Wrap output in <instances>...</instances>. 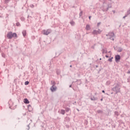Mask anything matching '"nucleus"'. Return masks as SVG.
Returning <instances> with one entry per match:
<instances>
[{
    "instance_id": "obj_36",
    "label": "nucleus",
    "mask_w": 130,
    "mask_h": 130,
    "mask_svg": "<svg viewBox=\"0 0 130 130\" xmlns=\"http://www.w3.org/2000/svg\"><path fill=\"white\" fill-rule=\"evenodd\" d=\"M127 14H125V16L123 17V19H125V18H126V17H127Z\"/></svg>"
},
{
    "instance_id": "obj_57",
    "label": "nucleus",
    "mask_w": 130,
    "mask_h": 130,
    "mask_svg": "<svg viewBox=\"0 0 130 130\" xmlns=\"http://www.w3.org/2000/svg\"><path fill=\"white\" fill-rule=\"evenodd\" d=\"M111 94H113V92H112Z\"/></svg>"
},
{
    "instance_id": "obj_39",
    "label": "nucleus",
    "mask_w": 130,
    "mask_h": 130,
    "mask_svg": "<svg viewBox=\"0 0 130 130\" xmlns=\"http://www.w3.org/2000/svg\"><path fill=\"white\" fill-rule=\"evenodd\" d=\"M119 122H121V123H123V122H122V121L121 120H119Z\"/></svg>"
},
{
    "instance_id": "obj_10",
    "label": "nucleus",
    "mask_w": 130,
    "mask_h": 130,
    "mask_svg": "<svg viewBox=\"0 0 130 130\" xmlns=\"http://www.w3.org/2000/svg\"><path fill=\"white\" fill-rule=\"evenodd\" d=\"M102 10L103 12H107L108 10H109V7H107V8H105L104 7H102Z\"/></svg>"
},
{
    "instance_id": "obj_5",
    "label": "nucleus",
    "mask_w": 130,
    "mask_h": 130,
    "mask_svg": "<svg viewBox=\"0 0 130 130\" xmlns=\"http://www.w3.org/2000/svg\"><path fill=\"white\" fill-rule=\"evenodd\" d=\"M115 59L116 62H119V61H120V55H116L115 56Z\"/></svg>"
},
{
    "instance_id": "obj_2",
    "label": "nucleus",
    "mask_w": 130,
    "mask_h": 130,
    "mask_svg": "<svg viewBox=\"0 0 130 130\" xmlns=\"http://www.w3.org/2000/svg\"><path fill=\"white\" fill-rule=\"evenodd\" d=\"M108 37H109V39H110V40H112L113 41H114V32H109L108 34L106 35Z\"/></svg>"
},
{
    "instance_id": "obj_9",
    "label": "nucleus",
    "mask_w": 130,
    "mask_h": 130,
    "mask_svg": "<svg viewBox=\"0 0 130 130\" xmlns=\"http://www.w3.org/2000/svg\"><path fill=\"white\" fill-rule=\"evenodd\" d=\"M23 102L24 103H25V104H29V103H30V102H29L28 99H24L23 100Z\"/></svg>"
},
{
    "instance_id": "obj_1",
    "label": "nucleus",
    "mask_w": 130,
    "mask_h": 130,
    "mask_svg": "<svg viewBox=\"0 0 130 130\" xmlns=\"http://www.w3.org/2000/svg\"><path fill=\"white\" fill-rule=\"evenodd\" d=\"M114 85L115 86L112 88V91H113V92H115V94H117V93H120V83H115L114 84Z\"/></svg>"
},
{
    "instance_id": "obj_17",
    "label": "nucleus",
    "mask_w": 130,
    "mask_h": 130,
    "mask_svg": "<svg viewBox=\"0 0 130 130\" xmlns=\"http://www.w3.org/2000/svg\"><path fill=\"white\" fill-rule=\"evenodd\" d=\"M56 74H57V75L58 76L59 75H60V73H61L60 70H59V69H56Z\"/></svg>"
},
{
    "instance_id": "obj_46",
    "label": "nucleus",
    "mask_w": 130,
    "mask_h": 130,
    "mask_svg": "<svg viewBox=\"0 0 130 130\" xmlns=\"http://www.w3.org/2000/svg\"><path fill=\"white\" fill-rule=\"evenodd\" d=\"M70 88H72V84L69 86Z\"/></svg>"
},
{
    "instance_id": "obj_12",
    "label": "nucleus",
    "mask_w": 130,
    "mask_h": 130,
    "mask_svg": "<svg viewBox=\"0 0 130 130\" xmlns=\"http://www.w3.org/2000/svg\"><path fill=\"white\" fill-rule=\"evenodd\" d=\"M91 29V27L90 26V25L89 24H87L86 25V30H87V31H89V30Z\"/></svg>"
},
{
    "instance_id": "obj_44",
    "label": "nucleus",
    "mask_w": 130,
    "mask_h": 130,
    "mask_svg": "<svg viewBox=\"0 0 130 130\" xmlns=\"http://www.w3.org/2000/svg\"><path fill=\"white\" fill-rule=\"evenodd\" d=\"M91 16H89V20H91Z\"/></svg>"
},
{
    "instance_id": "obj_56",
    "label": "nucleus",
    "mask_w": 130,
    "mask_h": 130,
    "mask_svg": "<svg viewBox=\"0 0 130 130\" xmlns=\"http://www.w3.org/2000/svg\"><path fill=\"white\" fill-rule=\"evenodd\" d=\"M73 90H75V89L74 88H73Z\"/></svg>"
},
{
    "instance_id": "obj_54",
    "label": "nucleus",
    "mask_w": 130,
    "mask_h": 130,
    "mask_svg": "<svg viewBox=\"0 0 130 130\" xmlns=\"http://www.w3.org/2000/svg\"><path fill=\"white\" fill-rule=\"evenodd\" d=\"M105 94H106V95H109L108 93H105Z\"/></svg>"
},
{
    "instance_id": "obj_51",
    "label": "nucleus",
    "mask_w": 130,
    "mask_h": 130,
    "mask_svg": "<svg viewBox=\"0 0 130 130\" xmlns=\"http://www.w3.org/2000/svg\"><path fill=\"white\" fill-rule=\"evenodd\" d=\"M73 66L72 65H70V67L72 68Z\"/></svg>"
},
{
    "instance_id": "obj_31",
    "label": "nucleus",
    "mask_w": 130,
    "mask_h": 130,
    "mask_svg": "<svg viewBox=\"0 0 130 130\" xmlns=\"http://www.w3.org/2000/svg\"><path fill=\"white\" fill-rule=\"evenodd\" d=\"M24 85H29V81H25L24 83Z\"/></svg>"
},
{
    "instance_id": "obj_4",
    "label": "nucleus",
    "mask_w": 130,
    "mask_h": 130,
    "mask_svg": "<svg viewBox=\"0 0 130 130\" xmlns=\"http://www.w3.org/2000/svg\"><path fill=\"white\" fill-rule=\"evenodd\" d=\"M44 35H48V34H50V33H51V29H47L45 30L44 29L43 30Z\"/></svg>"
},
{
    "instance_id": "obj_58",
    "label": "nucleus",
    "mask_w": 130,
    "mask_h": 130,
    "mask_svg": "<svg viewBox=\"0 0 130 130\" xmlns=\"http://www.w3.org/2000/svg\"><path fill=\"white\" fill-rule=\"evenodd\" d=\"M24 115H26V113L24 114Z\"/></svg>"
},
{
    "instance_id": "obj_27",
    "label": "nucleus",
    "mask_w": 130,
    "mask_h": 130,
    "mask_svg": "<svg viewBox=\"0 0 130 130\" xmlns=\"http://www.w3.org/2000/svg\"><path fill=\"white\" fill-rule=\"evenodd\" d=\"M110 84H111V82H110V81H107L106 82V85H110Z\"/></svg>"
},
{
    "instance_id": "obj_8",
    "label": "nucleus",
    "mask_w": 130,
    "mask_h": 130,
    "mask_svg": "<svg viewBox=\"0 0 130 130\" xmlns=\"http://www.w3.org/2000/svg\"><path fill=\"white\" fill-rule=\"evenodd\" d=\"M50 90L52 92H55L57 90V87L56 86H51L50 87Z\"/></svg>"
},
{
    "instance_id": "obj_20",
    "label": "nucleus",
    "mask_w": 130,
    "mask_h": 130,
    "mask_svg": "<svg viewBox=\"0 0 130 130\" xmlns=\"http://www.w3.org/2000/svg\"><path fill=\"white\" fill-rule=\"evenodd\" d=\"M17 37V35L16 32L12 34V38L13 37H14V38H16Z\"/></svg>"
},
{
    "instance_id": "obj_50",
    "label": "nucleus",
    "mask_w": 130,
    "mask_h": 130,
    "mask_svg": "<svg viewBox=\"0 0 130 130\" xmlns=\"http://www.w3.org/2000/svg\"><path fill=\"white\" fill-rule=\"evenodd\" d=\"M98 67H99L98 65L95 66V68H98Z\"/></svg>"
},
{
    "instance_id": "obj_24",
    "label": "nucleus",
    "mask_w": 130,
    "mask_h": 130,
    "mask_svg": "<svg viewBox=\"0 0 130 130\" xmlns=\"http://www.w3.org/2000/svg\"><path fill=\"white\" fill-rule=\"evenodd\" d=\"M112 59H113V57H112L111 58L108 59V61L110 62H112Z\"/></svg>"
},
{
    "instance_id": "obj_19",
    "label": "nucleus",
    "mask_w": 130,
    "mask_h": 130,
    "mask_svg": "<svg viewBox=\"0 0 130 130\" xmlns=\"http://www.w3.org/2000/svg\"><path fill=\"white\" fill-rule=\"evenodd\" d=\"M61 114H62V115H64V114H66V110H61Z\"/></svg>"
},
{
    "instance_id": "obj_33",
    "label": "nucleus",
    "mask_w": 130,
    "mask_h": 130,
    "mask_svg": "<svg viewBox=\"0 0 130 130\" xmlns=\"http://www.w3.org/2000/svg\"><path fill=\"white\" fill-rule=\"evenodd\" d=\"M95 46H96V44H94V45L91 46V48L92 49H95Z\"/></svg>"
},
{
    "instance_id": "obj_61",
    "label": "nucleus",
    "mask_w": 130,
    "mask_h": 130,
    "mask_svg": "<svg viewBox=\"0 0 130 130\" xmlns=\"http://www.w3.org/2000/svg\"><path fill=\"white\" fill-rule=\"evenodd\" d=\"M0 50H1V48H0Z\"/></svg>"
},
{
    "instance_id": "obj_40",
    "label": "nucleus",
    "mask_w": 130,
    "mask_h": 130,
    "mask_svg": "<svg viewBox=\"0 0 130 130\" xmlns=\"http://www.w3.org/2000/svg\"><path fill=\"white\" fill-rule=\"evenodd\" d=\"M106 57L107 58H108V57H109V56H108V55H106Z\"/></svg>"
},
{
    "instance_id": "obj_13",
    "label": "nucleus",
    "mask_w": 130,
    "mask_h": 130,
    "mask_svg": "<svg viewBox=\"0 0 130 130\" xmlns=\"http://www.w3.org/2000/svg\"><path fill=\"white\" fill-rule=\"evenodd\" d=\"M22 33L24 37H25V36L27 35V32L26 31V30H23Z\"/></svg>"
},
{
    "instance_id": "obj_34",
    "label": "nucleus",
    "mask_w": 130,
    "mask_h": 130,
    "mask_svg": "<svg viewBox=\"0 0 130 130\" xmlns=\"http://www.w3.org/2000/svg\"><path fill=\"white\" fill-rule=\"evenodd\" d=\"M10 2V0H5V4H8V3Z\"/></svg>"
},
{
    "instance_id": "obj_22",
    "label": "nucleus",
    "mask_w": 130,
    "mask_h": 130,
    "mask_svg": "<svg viewBox=\"0 0 130 130\" xmlns=\"http://www.w3.org/2000/svg\"><path fill=\"white\" fill-rule=\"evenodd\" d=\"M114 114H115V116L117 117V116H118V115H119V113H118V112L117 111H115L114 112Z\"/></svg>"
},
{
    "instance_id": "obj_55",
    "label": "nucleus",
    "mask_w": 130,
    "mask_h": 130,
    "mask_svg": "<svg viewBox=\"0 0 130 130\" xmlns=\"http://www.w3.org/2000/svg\"><path fill=\"white\" fill-rule=\"evenodd\" d=\"M109 1H110V2H111V1H112V0H109Z\"/></svg>"
},
{
    "instance_id": "obj_38",
    "label": "nucleus",
    "mask_w": 130,
    "mask_h": 130,
    "mask_svg": "<svg viewBox=\"0 0 130 130\" xmlns=\"http://www.w3.org/2000/svg\"><path fill=\"white\" fill-rule=\"evenodd\" d=\"M66 126L67 128H70V125H66Z\"/></svg>"
},
{
    "instance_id": "obj_28",
    "label": "nucleus",
    "mask_w": 130,
    "mask_h": 130,
    "mask_svg": "<svg viewBox=\"0 0 130 130\" xmlns=\"http://www.w3.org/2000/svg\"><path fill=\"white\" fill-rule=\"evenodd\" d=\"M2 57H4V58H6V54L5 53H2Z\"/></svg>"
},
{
    "instance_id": "obj_15",
    "label": "nucleus",
    "mask_w": 130,
    "mask_h": 130,
    "mask_svg": "<svg viewBox=\"0 0 130 130\" xmlns=\"http://www.w3.org/2000/svg\"><path fill=\"white\" fill-rule=\"evenodd\" d=\"M123 49H122V48L120 47H119L118 48V49H117V52H121V51H122Z\"/></svg>"
},
{
    "instance_id": "obj_60",
    "label": "nucleus",
    "mask_w": 130,
    "mask_h": 130,
    "mask_svg": "<svg viewBox=\"0 0 130 130\" xmlns=\"http://www.w3.org/2000/svg\"><path fill=\"white\" fill-rule=\"evenodd\" d=\"M30 121H32V120H30Z\"/></svg>"
},
{
    "instance_id": "obj_14",
    "label": "nucleus",
    "mask_w": 130,
    "mask_h": 130,
    "mask_svg": "<svg viewBox=\"0 0 130 130\" xmlns=\"http://www.w3.org/2000/svg\"><path fill=\"white\" fill-rule=\"evenodd\" d=\"M98 98H95V96H93L92 98H90V100L91 101H96V100H98Z\"/></svg>"
},
{
    "instance_id": "obj_16",
    "label": "nucleus",
    "mask_w": 130,
    "mask_h": 130,
    "mask_svg": "<svg viewBox=\"0 0 130 130\" xmlns=\"http://www.w3.org/2000/svg\"><path fill=\"white\" fill-rule=\"evenodd\" d=\"M70 24H71V26H75V25H76V23L75 22V21H74V20L71 21Z\"/></svg>"
},
{
    "instance_id": "obj_43",
    "label": "nucleus",
    "mask_w": 130,
    "mask_h": 130,
    "mask_svg": "<svg viewBox=\"0 0 130 130\" xmlns=\"http://www.w3.org/2000/svg\"><path fill=\"white\" fill-rule=\"evenodd\" d=\"M102 93H105V91L104 90H102Z\"/></svg>"
},
{
    "instance_id": "obj_37",
    "label": "nucleus",
    "mask_w": 130,
    "mask_h": 130,
    "mask_svg": "<svg viewBox=\"0 0 130 130\" xmlns=\"http://www.w3.org/2000/svg\"><path fill=\"white\" fill-rule=\"evenodd\" d=\"M100 24H101V22H98L97 24V27H99V26L100 25Z\"/></svg>"
},
{
    "instance_id": "obj_52",
    "label": "nucleus",
    "mask_w": 130,
    "mask_h": 130,
    "mask_svg": "<svg viewBox=\"0 0 130 130\" xmlns=\"http://www.w3.org/2000/svg\"><path fill=\"white\" fill-rule=\"evenodd\" d=\"M110 52H111V51H110L108 52L109 53H110Z\"/></svg>"
},
{
    "instance_id": "obj_45",
    "label": "nucleus",
    "mask_w": 130,
    "mask_h": 130,
    "mask_svg": "<svg viewBox=\"0 0 130 130\" xmlns=\"http://www.w3.org/2000/svg\"><path fill=\"white\" fill-rule=\"evenodd\" d=\"M127 74H130V71H128L127 72Z\"/></svg>"
},
{
    "instance_id": "obj_53",
    "label": "nucleus",
    "mask_w": 130,
    "mask_h": 130,
    "mask_svg": "<svg viewBox=\"0 0 130 130\" xmlns=\"http://www.w3.org/2000/svg\"><path fill=\"white\" fill-rule=\"evenodd\" d=\"M102 59V58H100V60H101Z\"/></svg>"
},
{
    "instance_id": "obj_30",
    "label": "nucleus",
    "mask_w": 130,
    "mask_h": 130,
    "mask_svg": "<svg viewBox=\"0 0 130 130\" xmlns=\"http://www.w3.org/2000/svg\"><path fill=\"white\" fill-rule=\"evenodd\" d=\"M83 15V11H81L80 13H79V16L80 17H82Z\"/></svg>"
},
{
    "instance_id": "obj_7",
    "label": "nucleus",
    "mask_w": 130,
    "mask_h": 130,
    "mask_svg": "<svg viewBox=\"0 0 130 130\" xmlns=\"http://www.w3.org/2000/svg\"><path fill=\"white\" fill-rule=\"evenodd\" d=\"M77 85H81L82 84V81H81V79H77L76 81H73L72 82V84H74V83H77Z\"/></svg>"
},
{
    "instance_id": "obj_6",
    "label": "nucleus",
    "mask_w": 130,
    "mask_h": 130,
    "mask_svg": "<svg viewBox=\"0 0 130 130\" xmlns=\"http://www.w3.org/2000/svg\"><path fill=\"white\" fill-rule=\"evenodd\" d=\"M7 37L8 39H12L13 38V32H8L7 34Z\"/></svg>"
},
{
    "instance_id": "obj_21",
    "label": "nucleus",
    "mask_w": 130,
    "mask_h": 130,
    "mask_svg": "<svg viewBox=\"0 0 130 130\" xmlns=\"http://www.w3.org/2000/svg\"><path fill=\"white\" fill-rule=\"evenodd\" d=\"M65 110H66V112H69V111H70L71 110V109L69 107H67L65 108Z\"/></svg>"
},
{
    "instance_id": "obj_47",
    "label": "nucleus",
    "mask_w": 130,
    "mask_h": 130,
    "mask_svg": "<svg viewBox=\"0 0 130 130\" xmlns=\"http://www.w3.org/2000/svg\"><path fill=\"white\" fill-rule=\"evenodd\" d=\"M101 101H103V98H102V99H101Z\"/></svg>"
},
{
    "instance_id": "obj_18",
    "label": "nucleus",
    "mask_w": 130,
    "mask_h": 130,
    "mask_svg": "<svg viewBox=\"0 0 130 130\" xmlns=\"http://www.w3.org/2000/svg\"><path fill=\"white\" fill-rule=\"evenodd\" d=\"M102 51V53H107V49H103Z\"/></svg>"
},
{
    "instance_id": "obj_25",
    "label": "nucleus",
    "mask_w": 130,
    "mask_h": 130,
    "mask_svg": "<svg viewBox=\"0 0 130 130\" xmlns=\"http://www.w3.org/2000/svg\"><path fill=\"white\" fill-rule=\"evenodd\" d=\"M97 113H103V111H102V110H99L97 111Z\"/></svg>"
},
{
    "instance_id": "obj_48",
    "label": "nucleus",
    "mask_w": 130,
    "mask_h": 130,
    "mask_svg": "<svg viewBox=\"0 0 130 130\" xmlns=\"http://www.w3.org/2000/svg\"><path fill=\"white\" fill-rule=\"evenodd\" d=\"M29 124L27 125V126H28V130H29V128H30V127L29 126Z\"/></svg>"
},
{
    "instance_id": "obj_29",
    "label": "nucleus",
    "mask_w": 130,
    "mask_h": 130,
    "mask_svg": "<svg viewBox=\"0 0 130 130\" xmlns=\"http://www.w3.org/2000/svg\"><path fill=\"white\" fill-rule=\"evenodd\" d=\"M20 20H21V21H25V17H21V18H20Z\"/></svg>"
},
{
    "instance_id": "obj_42",
    "label": "nucleus",
    "mask_w": 130,
    "mask_h": 130,
    "mask_svg": "<svg viewBox=\"0 0 130 130\" xmlns=\"http://www.w3.org/2000/svg\"><path fill=\"white\" fill-rule=\"evenodd\" d=\"M27 107H28V108H29V107H31V105H28L27 106Z\"/></svg>"
},
{
    "instance_id": "obj_11",
    "label": "nucleus",
    "mask_w": 130,
    "mask_h": 130,
    "mask_svg": "<svg viewBox=\"0 0 130 130\" xmlns=\"http://www.w3.org/2000/svg\"><path fill=\"white\" fill-rule=\"evenodd\" d=\"M51 84L52 85V87H56L55 85H56V82L55 81H51Z\"/></svg>"
},
{
    "instance_id": "obj_32",
    "label": "nucleus",
    "mask_w": 130,
    "mask_h": 130,
    "mask_svg": "<svg viewBox=\"0 0 130 130\" xmlns=\"http://www.w3.org/2000/svg\"><path fill=\"white\" fill-rule=\"evenodd\" d=\"M116 126V125H115V124H113L112 125V128H115V127Z\"/></svg>"
},
{
    "instance_id": "obj_23",
    "label": "nucleus",
    "mask_w": 130,
    "mask_h": 130,
    "mask_svg": "<svg viewBox=\"0 0 130 130\" xmlns=\"http://www.w3.org/2000/svg\"><path fill=\"white\" fill-rule=\"evenodd\" d=\"M16 26H17V27H21V23H20V22H17L16 23Z\"/></svg>"
},
{
    "instance_id": "obj_35",
    "label": "nucleus",
    "mask_w": 130,
    "mask_h": 130,
    "mask_svg": "<svg viewBox=\"0 0 130 130\" xmlns=\"http://www.w3.org/2000/svg\"><path fill=\"white\" fill-rule=\"evenodd\" d=\"M30 8H34V7H35V6H34V5L31 4V5H30Z\"/></svg>"
},
{
    "instance_id": "obj_41",
    "label": "nucleus",
    "mask_w": 130,
    "mask_h": 130,
    "mask_svg": "<svg viewBox=\"0 0 130 130\" xmlns=\"http://www.w3.org/2000/svg\"><path fill=\"white\" fill-rule=\"evenodd\" d=\"M108 8H109V9H110V8H111V5L110 6H109V5H108Z\"/></svg>"
},
{
    "instance_id": "obj_3",
    "label": "nucleus",
    "mask_w": 130,
    "mask_h": 130,
    "mask_svg": "<svg viewBox=\"0 0 130 130\" xmlns=\"http://www.w3.org/2000/svg\"><path fill=\"white\" fill-rule=\"evenodd\" d=\"M102 30H101L100 29H98V30L94 29L92 32V34L93 35H98V34H101Z\"/></svg>"
},
{
    "instance_id": "obj_26",
    "label": "nucleus",
    "mask_w": 130,
    "mask_h": 130,
    "mask_svg": "<svg viewBox=\"0 0 130 130\" xmlns=\"http://www.w3.org/2000/svg\"><path fill=\"white\" fill-rule=\"evenodd\" d=\"M126 14L128 16V15H130V8L128 9V10L127 11Z\"/></svg>"
},
{
    "instance_id": "obj_49",
    "label": "nucleus",
    "mask_w": 130,
    "mask_h": 130,
    "mask_svg": "<svg viewBox=\"0 0 130 130\" xmlns=\"http://www.w3.org/2000/svg\"><path fill=\"white\" fill-rule=\"evenodd\" d=\"M77 111H78V112H79V111H80V110H79V109H77Z\"/></svg>"
},
{
    "instance_id": "obj_59",
    "label": "nucleus",
    "mask_w": 130,
    "mask_h": 130,
    "mask_svg": "<svg viewBox=\"0 0 130 130\" xmlns=\"http://www.w3.org/2000/svg\"><path fill=\"white\" fill-rule=\"evenodd\" d=\"M27 18H29V16H28Z\"/></svg>"
}]
</instances>
